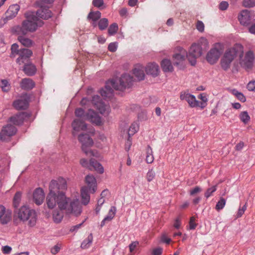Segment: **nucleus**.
Wrapping results in <instances>:
<instances>
[{
  "mask_svg": "<svg viewBox=\"0 0 255 255\" xmlns=\"http://www.w3.org/2000/svg\"><path fill=\"white\" fill-rule=\"evenodd\" d=\"M67 189L65 179L59 178L57 180H52L49 184V192L46 198V204L49 209H53L56 205L59 209H63L68 213H73L78 216L81 213V207L78 199H71L66 197L63 191Z\"/></svg>",
  "mask_w": 255,
  "mask_h": 255,
  "instance_id": "1",
  "label": "nucleus"
},
{
  "mask_svg": "<svg viewBox=\"0 0 255 255\" xmlns=\"http://www.w3.org/2000/svg\"><path fill=\"white\" fill-rule=\"evenodd\" d=\"M133 78L128 74H123L118 79L109 81L106 84L105 89L101 90V95L104 98H111L113 96L114 90L123 91L131 87Z\"/></svg>",
  "mask_w": 255,
  "mask_h": 255,
  "instance_id": "2",
  "label": "nucleus"
},
{
  "mask_svg": "<svg viewBox=\"0 0 255 255\" xmlns=\"http://www.w3.org/2000/svg\"><path fill=\"white\" fill-rule=\"evenodd\" d=\"M25 14L26 20L23 21L19 31V33L23 35H25L28 32L35 31L38 26H40L43 23L41 20H39L34 12H28Z\"/></svg>",
  "mask_w": 255,
  "mask_h": 255,
  "instance_id": "3",
  "label": "nucleus"
},
{
  "mask_svg": "<svg viewBox=\"0 0 255 255\" xmlns=\"http://www.w3.org/2000/svg\"><path fill=\"white\" fill-rule=\"evenodd\" d=\"M16 133V117L12 116L9 119L8 123L3 126L0 131V141H8Z\"/></svg>",
  "mask_w": 255,
  "mask_h": 255,
  "instance_id": "4",
  "label": "nucleus"
},
{
  "mask_svg": "<svg viewBox=\"0 0 255 255\" xmlns=\"http://www.w3.org/2000/svg\"><path fill=\"white\" fill-rule=\"evenodd\" d=\"M18 218L21 221H28L29 226L33 227L35 225L37 215L35 210L30 209L27 206H22L17 213Z\"/></svg>",
  "mask_w": 255,
  "mask_h": 255,
  "instance_id": "5",
  "label": "nucleus"
},
{
  "mask_svg": "<svg viewBox=\"0 0 255 255\" xmlns=\"http://www.w3.org/2000/svg\"><path fill=\"white\" fill-rule=\"evenodd\" d=\"M78 140L81 143L82 150L87 155L98 156V153L90 148L93 144V139L86 133H81L78 135Z\"/></svg>",
  "mask_w": 255,
  "mask_h": 255,
  "instance_id": "6",
  "label": "nucleus"
},
{
  "mask_svg": "<svg viewBox=\"0 0 255 255\" xmlns=\"http://www.w3.org/2000/svg\"><path fill=\"white\" fill-rule=\"evenodd\" d=\"M224 49L223 44L216 43L214 44L213 48L207 53L206 56L207 61L211 64H214L217 62L219 59Z\"/></svg>",
  "mask_w": 255,
  "mask_h": 255,
  "instance_id": "7",
  "label": "nucleus"
},
{
  "mask_svg": "<svg viewBox=\"0 0 255 255\" xmlns=\"http://www.w3.org/2000/svg\"><path fill=\"white\" fill-rule=\"evenodd\" d=\"M238 50L235 47L227 49L221 60V65L224 70H227L231 67V64L237 56Z\"/></svg>",
  "mask_w": 255,
  "mask_h": 255,
  "instance_id": "8",
  "label": "nucleus"
},
{
  "mask_svg": "<svg viewBox=\"0 0 255 255\" xmlns=\"http://www.w3.org/2000/svg\"><path fill=\"white\" fill-rule=\"evenodd\" d=\"M202 54V48L196 43L193 44L189 50L188 53H186V58L191 65H195L196 63V59L199 57Z\"/></svg>",
  "mask_w": 255,
  "mask_h": 255,
  "instance_id": "9",
  "label": "nucleus"
},
{
  "mask_svg": "<svg viewBox=\"0 0 255 255\" xmlns=\"http://www.w3.org/2000/svg\"><path fill=\"white\" fill-rule=\"evenodd\" d=\"M80 163L82 166L88 168L90 170L93 168L99 173L104 172V170L102 165L94 158H91L89 162L85 159H82Z\"/></svg>",
  "mask_w": 255,
  "mask_h": 255,
  "instance_id": "10",
  "label": "nucleus"
},
{
  "mask_svg": "<svg viewBox=\"0 0 255 255\" xmlns=\"http://www.w3.org/2000/svg\"><path fill=\"white\" fill-rule=\"evenodd\" d=\"M92 104L96 107L102 114H108L110 112V107L105 104L98 95L92 97Z\"/></svg>",
  "mask_w": 255,
  "mask_h": 255,
  "instance_id": "11",
  "label": "nucleus"
},
{
  "mask_svg": "<svg viewBox=\"0 0 255 255\" xmlns=\"http://www.w3.org/2000/svg\"><path fill=\"white\" fill-rule=\"evenodd\" d=\"M243 53L240 55V63L241 65L247 69H249L252 67L253 62L255 59V56L253 52L251 51H248L244 58H241V55Z\"/></svg>",
  "mask_w": 255,
  "mask_h": 255,
  "instance_id": "12",
  "label": "nucleus"
},
{
  "mask_svg": "<svg viewBox=\"0 0 255 255\" xmlns=\"http://www.w3.org/2000/svg\"><path fill=\"white\" fill-rule=\"evenodd\" d=\"M19 68L28 76H34L37 72L36 66L29 61L23 63V65Z\"/></svg>",
  "mask_w": 255,
  "mask_h": 255,
  "instance_id": "13",
  "label": "nucleus"
},
{
  "mask_svg": "<svg viewBox=\"0 0 255 255\" xmlns=\"http://www.w3.org/2000/svg\"><path fill=\"white\" fill-rule=\"evenodd\" d=\"M32 54V51L28 49L24 48L20 50L17 49V55H18V58H17V62L19 63V65H20V62L23 63L29 61V58Z\"/></svg>",
  "mask_w": 255,
  "mask_h": 255,
  "instance_id": "14",
  "label": "nucleus"
},
{
  "mask_svg": "<svg viewBox=\"0 0 255 255\" xmlns=\"http://www.w3.org/2000/svg\"><path fill=\"white\" fill-rule=\"evenodd\" d=\"M85 120L89 121L91 123L97 125H100L101 123V119L100 116L97 113L91 109H89L86 113L85 116Z\"/></svg>",
  "mask_w": 255,
  "mask_h": 255,
  "instance_id": "15",
  "label": "nucleus"
},
{
  "mask_svg": "<svg viewBox=\"0 0 255 255\" xmlns=\"http://www.w3.org/2000/svg\"><path fill=\"white\" fill-rule=\"evenodd\" d=\"M181 100L186 101L192 107H197L198 105V101L196 100L195 97L188 93L181 92L180 96Z\"/></svg>",
  "mask_w": 255,
  "mask_h": 255,
  "instance_id": "16",
  "label": "nucleus"
},
{
  "mask_svg": "<svg viewBox=\"0 0 255 255\" xmlns=\"http://www.w3.org/2000/svg\"><path fill=\"white\" fill-rule=\"evenodd\" d=\"M72 127L73 129V136H76L77 132L85 130L87 128V125L85 124L84 120L80 119H75L72 124Z\"/></svg>",
  "mask_w": 255,
  "mask_h": 255,
  "instance_id": "17",
  "label": "nucleus"
},
{
  "mask_svg": "<svg viewBox=\"0 0 255 255\" xmlns=\"http://www.w3.org/2000/svg\"><path fill=\"white\" fill-rule=\"evenodd\" d=\"M11 218V212L9 210H5V207L0 205V222L2 224H6Z\"/></svg>",
  "mask_w": 255,
  "mask_h": 255,
  "instance_id": "18",
  "label": "nucleus"
},
{
  "mask_svg": "<svg viewBox=\"0 0 255 255\" xmlns=\"http://www.w3.org/2000/svg\"><path fill=\"white\" fill-rule=\"evenodd\" d=\"M45 198L43 190L41 188H37L33 193V201L37 205L42 204Z\"/></svg>",
  "mask_w": 255,
  "mask_h": 255,
  "instance_id": "19",
  "label": "nucleus"
},
{
  "mask_svg": "<svg viewBox=\"0 0 255 255\" xmlns=\"http://www.w3.org/2000/svg\"><path fill=\"white\" fill-rule=\"evenodd\" d=\"M16 14V4H12L9 6V8L5 13V17L2 18L0 21L1 23V21H3L4 24L7 22L8 20H11L15 16ZM2 26V25L0 24V28Z\"/></svg>",
  "mask_w": 255,
  "mask_h": 255,
  "instance_id": "20",
  "label": "nucleus"
},
{
  "mask_svg": "<svg viewBox=\"0 0 255 255\" xmlns=\"http://www.w3.org/2000/svg\"><path fill=\"white\" fill-rule=\"evenodd\" d=\"M238 19L243 25L247 26L250 24L251 22L250 11L246 9L242 10L238 16Z\"/></svg>",
  "mask_w": 255,
  "mask_h": 255,
  "instance_id": "21",
  "label": "nucleus"
},
{
  "mask_svg": "<svg viewBox=\"0 0 255 255\" xmlns=\"http://www.w3.org/2000/svg\"><path fill=\"white\" fill-rule=\"evenodd\" d=\"M29 97L27 94L25 93L17 99V110L18 109L25 110L28 106Z\"/></svg>",
  "mask_w": 255,
  "mask_h": 255,
  "instance_id": "22",
  "label": "nucleus"
},
{
  "mask_svg": "<svg viewBox=\"0 0 255 255\" xmlns=\"http://www.w3.org/2000/svg\"><path fill=\"white\" fill-rule=\"evenodd\" d=\"M186 52L185 50H182L180 51V53H177L173 56V61L174 65L178 67L179 68L182 67L183 61L185 59V54Z\"/></svg>",
  "mask_w": 255,
  "mask_h": 255,
  "instance_id": "23",
  "label": "nucleus"
},
{
  "mask_svg": "<svg viewBox=\"0 0 255 255\" xmlns=\"http://www.w3.org/2000/svg\"><path fill=\"white\" fill-rule=\"evenodd\" d=\"M86 183L87 185V187L89 189L91 193H94L97 190V181L93 175H88L85 178Z\"/></svg>",
  "mask_w": 255,
  "mask_h": 255,
  "instance_id": "24",
  "label": "nucleus"
},
{
  "mask_svg": "<svg viewBox=\"0 0 255 255\" xmlns=\"http://www.w3.org/2000/svg\"><path fill=\"white\" fill-rule=\"evenodd\" d=\"M86 183L87 185V187L89 189L91 193H94L97 190V181L93 175H88L85 178Z\"/></svg>",
  "mask_w": 255,
  "mask_h": 255,
  "instance_id": "25",
  "label": "nucleus"
},
{
  "mask_svg": "<svg viewBox=\"0 0 255 255\" xmlns=\"http://www.w3.org/2000/svg\"><path fill=\"white\" fill-rule=\"evenodd\" d=\"M19 86L22 90L29 91L35 87V83L31 79L25 78L19 82Z\"/></svg>",
  "mask_w": 255,
  "mask_h": 255,
  "instance_id": "26",
  "label": "nucleus"
},
{
  "mask_svg": "<svg viewBox=\"0 0 255 255\" xmlns=\"http://www.w3.org/2000/svg\"><path fill=\"white\" fill-rule=\"evenodd\" d=\"M145 71L147 75H150L154 77H156L159 73L158 65L155 63H149L146 66Z\"/></svg>",
  "mask_w": 255,
  "mask_h": 255,
  "instance_id": "27",
  "label": "nucleus"
},
{
  "mask_svg": "<svg viewBox=\"0 0 255 255\" xmlns=\"http://www.w3.org/2000/svg\"><path fill=\"white\" fill-rule=\"evenodd\" d=\"M64 214L66 215L73 214L75 215L73 213H66L64 210L59 209V210H54L53 213V219L54 222L56 223H60L63 218Z\"/></svg>",
  "mask_w": 255,
  "mask_h": 255,
  "instance_id": "28",
  "label": "nucleus"
},
{
  "mask_svg": "<svg viewBox=\"0 0 255 255\" xmlns=\"http://www.w3.org/2000/svg\"><path fill=\"white\" fill-rule=\"evenodd\" d=\"M38 18L40 17L43 19H47L52 16V13L50 10L46 8H42L41 6L35 15Z\"/></svg>",
  "mask_w": 255,
  "mask_h": 255,
  "instance_id": "29",
  "label": "nucleus"
},
{
  "mask_svg": "<svg viewBox=\"0 0 255 255\" xmlns=\"http://www.w3.org/2000/svg\"><path fill=\"white\" fill-rule=\"evenodd\" d=\"M116 212V208L114 206H112L109 211L108 215L101 222V227H103L106 223L110 222L115 217Z\"/></svg>",
  "mask_w": 255,
  "mask_h": 255,
  "instance_id": "30",
  "label": "nucleus"
},
{
  "mask_svg": "<svg viewBox=\"0 0 255 255\" xmlns=\"http://www.w3.org/2000/svg\"><path fill=\"white\" fill-rule=\"evenodd\" d=\"M133 73L139 81L142 80L144 78V68L141 66H136L133 70Z\"/></svg>",
  "mask_w": 255,
  "mask_h": 255,
  "instance_id": "31",
  "label": "nucleus"
},
{
  "mask_svg": "<svg viewBox=\"0 0 255 255\" xmlns=\"http://www.w3.org/2000/svg\"><path fill=\"white\" fill-rule=\"evenodd\" d=\"M89 192H90L89 189H88V187H83L81 190L82 203L85 205H87L90 201Z\"/></svg>",
  "mask_w": 255,
  "mask_h": 255,
  "instance_id": "32",
  "label": "nucleus"
},
{
  "mask_svg": "<svg viewBox=\"0 0 255 255\" xmlns=\"http://www.w3.org/2000/svg\"><path fill=\"white\" fill-rule=\"evenodd\" d=\"M161 68L164 72H172L173 68L170 60L165 59L161 63Z\"/></svg>",
  "mask_w": 255,
  "mask_h": 255,
  "instance_id": "33",
  "label": "nucleus"
},
{
  "mask_svg": "<svg viewBox=\"0 0 255 255\" xmlns=\"http://www.w3.org/2000/svg\"><path fill=\"white\" fill-rule=\"evenodd\" d=\"M17 40L24 46L29 47L33 44V41L23 35H18Z\"/></svg>",
  "mask_w": 255,
  "mask_h": 255,
  "instance_id": "34",
  "label": "nucleus"
},
{
  "mask_svg": "<svg viewBox=\"0 0 255 255\" xmlns=\"http://www.w3.org/2000/svg\"><path fill=\"white\" fill-rule=\"evenodd\" d=\"M28 118V114L25 112L17 113V126L22 124L24 121Z\"/></svg>",
  "mask_w": 255,
  "mask_h": 255,
  "instance_id": "35",
  "label": "nucleus"
},
{
  "mask_svg": "<svg viewBox=\"0 0 255 255\" xmlns=\"http://www.w3.org/2000/svg\"><path fill=\"white\" fill-rule=\"evenodd\" d=\"M139 128V126L137 122L133 123L129 128L128 131V135L129 137L133 135L136 133Z\"/></svg>",
  "mask_w": 255,
  "mask_h": 255,
  "instance_id": "36",
  "label": "nucleus"
},
{
  "mask_svg": "<svg viewBox=\"0 0 255 255\" xmlns=\"http://www.w3.org/2000/svg\"><path fill=\"white\" fill-rule=\"evenodd\" d=\"M231 93L233 95L236 96V97L242 102H245L246 100V97L244 96L243 93L239 92L236 89H233L231 90Z\"/></svg>",
  "mask_w": 255,
  "mask_h": 255,
  "instance_id": "37",
  "label": "nucleus"
},
{
  "mask_svg": "<svg viewBox=\"0 0 255 255\" xmlns=\"http://www.w3.org/2000/svg\"><path fill=\"white\" fill-rule=\"evenodd\" d=\"M153 160L154 157L152 154V149L149 146H148L146 149V161L147 163H151Z\"/></svg>",
  "mask_w": 255,
  "mask_h": 255,
  "instance_id": "38",
  "label": "nucleus"
},
{
  "mask_svg": "<svg viewBox=\"0 0 255 255\" xmlns=\"http://www.w3.org/2000/svg\"><path fill=\"white\" fill-rule=\"evenodd\" d=\"M101 16V13L99 11L95 12L91 11L88 16V18L92 19L93 21H96Z\"/></svg>",
  "mask_w": 255,
  "mask_h": 255,
  "instance_id": "39",
  "label": "nucleus"
},
{
  "mask_svg": "<svg viewBox=\"0 0 255 255\" xmlns=\"http://www.w3.org/2000/svg\"><path fill=\"white\" fill-rule=\"evenodd\" d=\"M93 241V236L90 234L87 238L85 239L81 244V247L83 249H86L88 248L90 245L92 243Z\"/></svg>",
  "mask_w": 255,
  "mask_h": 255,
  "instance_id": "40",
  "label": "nucleus"
},
{
  "mask_svg": "<svg viewBox=\"0 0 255 255\" xmlns=\"http://www.w3.org/2000/svg\"><path fill=\"white\" fill-rule=\"evenodd\" d=\"M109 21L107 18H103L100 20L98 23L99 29L101 30L105 29L108 26Z\"/></svg>",
  "mask_w": 255,
  "mask_h": 255,
  "instance_id": "41",
  "label": "nucleus"
},
{
  "mask_svg": "<svg viewBox=\"0 0 255 255\" xmlns=\"http://www.w3.org/2000/svg\"><path fill=\"white\" fill-rule=\"evenodd\" d=\"M75 114L76 117H78V119L85 121V116L86 114L84 110L82 108H78L75 110Z\"/></svg>",
  "mask_w": 255,
  "mask_h": 255,
  "instance_id": "42",
  "label": "nucleus"
},
{
  "mask_svg": "<svg viewBox=\"0 0 255 255\" xmlns=\"http://www.w3.org/2000/svg\"><path fill=\"white\" fill-rule=\"evenodd\" d=\"M0 86L4 92H8L10 89V85L6 80H2L0 82Z\"/></svg>",
  "mask_w": 255,
  "mask_h": 255,
  "instance_id": "43",
  "label": "nucleus"
},
{
  "mask_svg": "<svg viewBox=\"0 0 255 255\" xmlns=\"http://www.w3.org/2000/svg\"><path fill=\"white\" fill-rule=\"evenodd\" d=\"M241 120L245 124H247L250 120V117L247 112H242L240 115Z\"/></svg>",
  "mask_w": 255,
  "mask_h": 255,
  "instance_id": "44",
  "label": "nucleus"
},
{
  "mask_svg": "<svg viewBox=\"0 0 255 255\" xmlns=\"http://www.w3.org/2000/svg\"><path fill=\"white\" fill-rule=\"evenodd\" d=\"M118 30V24L116 23H114L112 24L109 29H108V33L109 34L112 35L117 33Z\"/></svg>",
  "mask_w": 255,
  "mask_h": 255,
  "instance_id": "45",
  "label": "nucleus"
},
{
  "mask_svg": "<svg viewBox=\"0 0 255 255\" xmlns=\"http://www.w3.org/2000/svg\"><path fill=\"white\" fill-rule=\"evenodd\" d=\"M226 202V200L224 198L222 197L220 198L219 201L217 202L216 205V209L218 211L222 209L224 207Z\"/></svg>",
  "mask_w": 255,
  "mask_h": 255,
  "instance_id": "46",
  "label": "nucleus"
},
{
  "mask_svg": "<svg viewBox=\"0 0 255 255\" xmlns=\"http://www.w3.org/2000/svg\"><path fill=\"white\" fill-rule=\"evenodd\" d=\"M216 190V186H213L211 188H208L205 193V197L206 198H208Z\"/></svg>",
  "mask_w": 255,
  "mask_h": 255,
  "instance_id": "47",
  "label": "nucleus"
},
{
  "mask_svg": "<svg viewBox=\"0 0 255 255\" xmlns=\"http://www.w3.org/2000/svg\"><path fill=\"white\" fill-rule=\"evenodd\" d=\"M199 45L201 47L203 46L205 48L208 46V42L206 38L204 37H201L199 39L198 43L197 44Z\"/></svg>",
  "mask_w": 255,
  "mask_h": 255,
  "instance_id": "48",
  "label": "nucleus"
},
{
  "mask_svg": "<svg viewBox=\"0 0 255 255\" xmlns=\"http://www.w3.org/2000/svg\"><path fill=\"white\" fill-rule=\"evenodd\" d=\"M243 5L245 7H253L255 5V0H244Z\"/></svg>",
  "mask_w": 255,
  "mask_h": 255,
  "instance_id": "49",
  "label": "nucleus"
},
{
  "mask_svg": "<svg viewBox=\"0 0 255 255\" xmlns=\"http://www.w3.org/2000/svg\"><path fill=\"white\" fill-rule=\"evenodd\" d=\"M155 175V172L152 169H151L147 173L146 178L148 182L152 181L154 178Z\"/></svg>",
  "mask_w": 255,
  "mask_h": 255,
  "instance_id": "50",
  "label": "nucleus"
},
{
  "mask_svg": "<svg viewBox=\"0 0 255 255\" xmlns=\"http://www.w3.org/2000/svg\"><path fill=\"white\" fill-rule=\"evenodd\" d=\"M117 47L118 44L116 42H112L109 45L108 49L110 51L114 52L117 50Z\"/></svg>",
  "mask_w": 255,
  "mask_h": 255,
  "instance_id": "51",
  "label": "nucleus"
},
{
  "mask_svg": "<svg viewBox=\"0 0 255 255\" xmlns=\"http://www.w3.org/2000/svg\"><path fill=\"white\" fill-rule=\"evenodd\" d=\"M12 251V248L8 246H3L1 248V251L5 255L9 254Z\"/></svg>",
  "mask_w": 255,
  "mask_h": 255,
  "instance_id": "52",
  "label": "nucleus"
},
{
  "mask_svg": "<svg viewBox=\"0 0 255 255\" xmlns=\"http://www.w3.org/2000/svg\"><path fill=\"white\" fill-rule=\"evenodd\" d=\"M196 28L200 32H203L204 30V24L203 22L198 20L196 24Z\"/></svg>",
  "mask_w": 255,
  "mask_h": 255,
  "instance_id": "53",
  "label": "nucleus"
},
{
  "mask_svg": "<svg viewBox=\"0 0 255 255\" xmlns=\"http://www.w3.org/2000/svg\"><path fill=\"white\" fill-rule=\"evenodd\" d=\"M104 4L103 0H93V4L98 8H100Z\"/></svg>",
  "mask_w": 255,
  "mask_h": 255,
  "instance_id": "54",
  "label": "nucleus"
},
{
  "mask_svg": "<svg viewBox=\"0 0 255 255\" xmlns=\"http://www.w3.org/2000/svg\"><path fill=\"white\" fill-rule=\"evenodd\" d=\"M195 218L193 217H191L189 222V228L190 230H194L197 226V224L194 223Z\"/></svg>",
  "mask_w": 255,
  "mask_h": 255,
  "instance_id": "55",
  "label": "nucleus"
},
{
  "mask_svg": "<svg viewBox=\"0 0 255 255\" xmlns=\"http://www.w3.org/2000/svg\"><path fill=\"white\" fill-rule=\"evenodd\" d=\"M202 191V189L199 187L196 186L194 188H193L192 190H191L190 191V194L191 195H194Z\"/></svg>",
  "mask_w": 255,
  "mask_h": 255,
  "instance_id": "56",
  "label": "nucleus"
},
{
  "mask_svg": "<svg viewBox=\"0 0 255 255\" xmlns=\"http://www.w3.org/2000/svg\"><path fill=\"white\" fill-rule=\"evenodd\" d=\"M229 6V4L227 1H222L219 4V8L222 10H225L227 9Z\"/></svg>",
  "mask_w": 255,
  "mask_h": 255,
  "instance_id": "57",
  "label": "nucleus"
},
{
  "mask_svg": "<svg viewBox=\"0 0 255 255\" xmlns=\"http://www.w3.org/2000/svg\"><path fill=\"white\" fill-rule=\"evenodd\" d=\"M247 89L249 91H254L255 89V81L250 82L247 85Z\"/></svg>",
  "mask_w": 255,
  "mask_h": 255,
  "instance_id": "58",
  "label": "nucleus"
},
{
  "mask_svg": "<svg viewBox=\"0 0 255 255\" xmlns=\"http://www.w3.org/2000/svg\"><path fill=\"white\" fill-rule=\"evenodd\" d=\"M60 249V247L58 245H56L51 248V253L53 255H55L59 252Z\"/></svg>",
  "mask_w": 255,
  "mask_h": 255,
  "instance_id": "59",
  "label": "nucleus"
},
{
  "mask_svg": "<svg viewBox=\"0 0 255 255\" xmlns=\"http://www.w3.org/2000/svg\"><path fill=\"white\" fill-rule=\"evenodd\" d=\"M11 52L10 55L11 58H13L16 55V43H13L11 47Z\"/></svg>",
  "mask_w": 255,
  "mask_h": 255,
  "instance_id": "60",
  "label": "nucleus"
},
{
  "mask_svg": "<svg viewBox=\"0 0 255 255\" xmlns=\"http://www.w3.org/2000/svg\"><path fill=\"white\" fill-rule=\"evenodd\" d=\"M138 244V243L137 242H134L130 244L129 245L130 252L132 253L134 250L135 248L137 247Z\"/></svg>",
  "mask_w": 255,
  "mask_h": 255,
  "instance_id": "61",
  "label": "nucleus"
},
{
  "mask_svg": "<svg viewBox=\"0 0 255 255\" xmlns=\"http://www.w3.org/2000/svg\"><path fill=\"white\" fill-rule=\"evenodd\" d=\"M84 222V221L79 224L72 227L70 229V231L71 232H76L79 228H80Z\"/></svg>",
  "mask_w": 255,
  "mask_h": 255,
  "instance_id": "62",
  "label": "nucleus"
},
{
  "mask_svg": "<svg viewBox=\"0 0 255 255\" xmlns=\"http://www.w3.org/2000/svg\"><path fill=\"white\" fill-rule=\"evenodd\" d=\"M162 249L161 248H157L154 249L152 252L153 255H161L162 254Z\"/></svg>",
  "mask_w": 255,
  "mask_h": 255,
  "instance_id": "63",
  "label": "nucleus"
},
{
  "mask_svg": "<svg viewBox=\"0 0 255 255\" xmlns=\"http://www.w3.org/2000/svg\"><path fill=\"white\" fill-rule=\"evenodd\" d=\"M130 137L128 136V138L127 140L126 143L125 149L127 151H128L131 145V141L130 140Z\"/></svg>",
  "mask_w": 255,
  "mask_h": 255,
  "instance_id": "64",
  "label": "nucleus"
}]
</instances>
